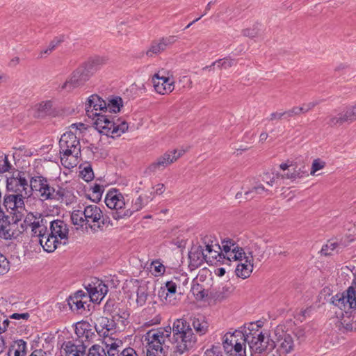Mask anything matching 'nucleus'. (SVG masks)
<instances>
[{
    "mask_svg": "<svg viewBox=\"0 0 356 356\" xmlns=\"http://www.w3.org/2000/svg\"><path fill=\"white\" fill-rule=\"evenodd\" d=\"M84 356H107V355L102 346L95 344L89 348L88 353H85Z\"/></svg>",
    "mask_w": 356,
    "mask_h": 356,
    "instance_id": "45",
    "label": "nucleus"
},
{
    "mask_svg": "<svg viewBox=\"0 0 356 356\" xmlns=\"http://www.w3.org/2000/svg\"><path fill=\"white\" fill-rule=\"evenodd\" d=\"M177 288L180 291V294L184 292L181 291L180 279L174 277L171 280L167 281L163 286H161L158 296L162 301L171 302L172 298L175 295Z\"/></svg>",
    "mask_w": 356,
    "mask_h": 356,
    "instance_id": "18",
    "label": "nucleus"
},
{
    "mask_svg": "<svg viewBox=\"0 0 356 356\" xmlns=\"http://www.w3.org/2000/svg\"><path fill=\"white\" fill-rule=\"evenodd\" d=\"M9 323H10V321L8 320V318L3 313V318L2 317L1 322L0 323V326H1V330H0V334L6 330L7 327H8Z\"/></svg>",
    "mask_w": 356,
    "mask_h": 356,
    "instance_id": "61",
    "label": "nucleus"
},
{
    "mask_svg": "<svg viewBox=\"0 0 356 356\" xmlns=\"http://www.w3.org/2000/svg\"><path fill=\"white\" fill-rule=\"evenodd\" d=\"M206 356H224L220 346L212 345L211 347L206 350L204 353Z\"/></svg>",
    "mask_w": 356,
    "mask_h": 356,
    "instance_id": "52",
    "label": "nucleus"
},
{
    "mask_svg": "<svg viewBox=\"0 0 356 356\" xmlns=\"http://www.w3.org/2000/svg\"><path fill=\"white\" fill-rule=\"evenodd\" d=\"M95 120L94 126L100 134L115 138L128 130L127 122L116 115L103 114Z\"/></svg>",
    "mask_w": 356,
    "mask_h": 356,
    "instance_id": "7",
    "label": "nucleus"
},
{
    "mask_svg": "<svg viewBox=\"0 0 356 356\" xmlns=\"http://www.w3.org/2000/svg\"><path fill=\"white\" fill-rule=\"evenodd\" d=\"M66 300L72 312H80L86 309L85 305L87 304V300L74 298L72 296H70Z\"/></svg>",
    "mask_w": 356,
    "mask_h": 356,
    "instance_id": "36",
    "label": "nucleus"
},
{
    "mask_svg": "<svg viewBox=\"0 0 356 356\" xmlns=\"http://www.w3.org/2000/svg\"><path fill=\"white\" fill-rule=\"evenodd\" d=\"M84 210H74L71 214V220L73 225L83 227L86 225L84 220Z\"/></svg>",
    "mask_w": 356,
    "mask_h": 356,
    "instance_id": "41",
    "label": "nucleus"
},
{
    "mask_svg": "<svg viewBox=\"0 0 356 356\" xmlns=\"http://www.w3.org/2000/svg\"><path fill=\"white\" fill-rule=\"evenodd\" d=\"M332 290L330 287H324L319 294L320 300L323 301V304L329 302L334 304V296L332 295Z\"/></svg>",
    "mask_w": 356,
    "mask_h": 356,
    "instance_id": "43",
    "label": "nucleus"
},
{
    "mask_svg": "<svg viewBox=\"0 0 356 356\" xmlns=\"http://www.w3.org/2000/svg\"><path fill=\"white\" fill-rule=\"evenodd\" d=\"M189 268L194 270L207 262V254L202 245H193L188 252Z\"/></svg>",
    "mask_w": 356,
    "mask_h": 356,
    "instance_id": "23",
    "label": "nucleus"
},
{
    "mask_svg": "<svg viewBox=\"0 0 356 356\" xmlns=\"http://www.w3.org/2000/svg\"><path fill=\"white\" fill-rule=\"evenodd\" d=\"M337 123L343 124L344 122L350 123L356 120V104L346 108V109L338 114L335 118Z\"/></svg>",
    "mask_w": 356,
    "mask_h": 356,
    "instance_id": "30",
    "label": "nucleus"
},
{
    "mask_svg": "<svg viewBox=\"0 0 356 356\" xmlns=\"http://www.w3.org/2000/svg\"><path fill=\"white\" fill-rule=\"evenodd\" d=\"M334 251V242L329 240L327 243L323 245L321 250V255L324 256H331L332 255V252Z\"/></svg>",
    "mask_w": 356,
    "mask_h": 356,
    "instance_id": "53",
    "label": "nucleus"
},
{
    "mask_svg": "<svg viewBox=\"0 0 356 356\" xmlns=\"http://www.w3.org/2000/svg\"><path fill=\"white\" fill-rule=\"evenodd\" d=\"M64 35H60L54 38L50 42L47 48L40 52V57L44 55L50 54L61 42L64 41Z\"/></svg>",
    "mask_w": 356,
    "mask_h": 356,
    "instance_id": "42",
    "label": "nucleus"
},
{
    "mask_svg": "<svg viewBox=\"0 0 356 356\" xmlns=\"http://www.w3.org/2000/svg\"><path fill=\"white\" fill-rule=\"evenodd\" d=\"M236 63L234 59L231 58L230 57H226L222 59H219L213 63V65H216L219 68L228 69L232 66L236 65Z\"/></svg>",
    "mask_w": 356,
    "mask_h": 356,
    "instance_id": "44",
    "label": "nucleus"
},
{
    "mask_svg": "<svg viewBox=\"0 0 356 356\" xmlns=\"http://www.w3.org/2000/svg\"><path fill=\"white\" fill-rule=\"evenodd\" d=\"M302 113V109L300 106H293L292 108L284 111V119L289 120L290 118Z\"/></svg>",
    "mask_w": 356,
    "mask_h": 356,
    "instance_id": "51",
    "label": "nucleus"
},
{
    "mask_svg": "<svg viewBox=\"0 0 356 356\" xmlns=\"http://www.w3.org/2000/svg\"><path fill=\"white\" fill-rule=\"evenodd\" d=\"M191 325L195 330L194 334L197 336L202 337L206 334L209 331V323L203 316L194 317L191 318Z\"/></svg>",
    "mask_w": 356,
    "mask_h": 356,
    "instance_id": "29",
    "label": "nucleus"
},
{
    "mask_svg": "<svg viewBox=\"0 0 356 356\" xmlns=\"http://www.w3.org/2000/svg\"><path fill=\"white\" fill-rule=\"evenodd\" d=\"M261 25L256 23L253 25L252 28H247L243 30V35L250 38H254L258 36L259 31H260Z\"/></svg>",
    "mask_w": 356,
    "mask_h": 356,
    "instance_id": "47",
    "label": "nucleus"
},
{
    "mask_svg": "<svg viewBox=\"0 0 356 356\" xmlns=\"http://www.w3.org/2000/svg\"><path fill=\"white\" fill-rule=\"evenodd\" d=\"M152 265L154 267V272L156 274H162L165 272V266L158 261L152 262Z\"/></svg>",
    "mask_w": 356,
    "mask_h": 356,
    "instance_id": "63",
    "label": "nucleus"
},
{
    "mask_svg": "<svg viewBox=\"0 0 356 356\" xmlns=\"http://www.w3.org/2000/svg\"><path fill=\"white\" fill-rule=\"evenodd\" d=\"M46 224L47 220L44 218L40 220H34L32 223L31 231L33 232V237H36L38 241L47 232L48 229Z\"/></svg>",
    "mask_w": 356,
    "mask_h": 356,
    "instance_id": "32",
    "label": "nucleus"
},
{
    "mask_svg": "<svg viewBox=\"0 0 356 356\" xmlns=\"http://www.w3.org/2000/svg\"><path fill=\"white\" fill-rule=\"evenodd\" d=\"M261 325L257 323L252 322L245 324L238 330L241 333V340L248 343L250 348L253 346L257 338L263 333L259 329Z\"/></svg>",
    "mask_w": 356,
    "mask_h": 356,
    "instance_id": "17",
    "label": "nucleus"
},
{
    "mask_svg": "<svg viewBox=\"0 0 356 356\" xmlns=\"http://www.w3.org/2000/svg\"><path fill=\"white\" fill-rule=\"evenodd\" d=\"M44 250L47 252H53L60 244H63V241L58 240L56 236H52L47 230L38 241Z\"/></svg>",
    "mask_w": 356,
    "mask_h": 356,
    "instance_id": "28",
    "label": "nucleus"
},
{
    "mask_svg": "<svg viewBox=\"0 0 356 356\" xmlns=\"http://www.w3.org/2000/svg\"><path fill=\"white\" fill-rule=\"evenodd\" d=\"M245 344L241 340L233 346H227L225 352L227 356H246Z\"/></svg>",
    "mask_w": 356,
    "mask_h": 356,
    "instance_id": "33",
    "label": "nucleus"
},
{
    "mask_svg": "<svg viewBox=\"0 0 356 356\" xmlns=\"http://www.w3.org/2000/svg\"><path fill=\"white\" fill-rule=\"evenodd\" d=\"M33 219L35 220V216L32 213L28 214L26 216L25 219L24 220V222L21 225L23 231L26 230L28 227H32V223L33 222L32 220Z\"/></svg>",
    "mask_w": 356,
    "mask_h": 356,
    "instance_id": "57",
    "label": "nucleus"
},
{
    "mask_svg": "<svg viewBox=\"0 0 356 356\" xmlns=\"http://www.w3.org/2000/svg\"><path fill=\"white\" fill-rule=\"evenodd\" d=\"M222 250H224L227 259L231 261H240L238 264L235 273L237 277L242 279L249 277L253 270V255L251 251H245L233 239L225 238L222 240Z\"/></svg>",
    "mask_w": 356,
    "mask_h": 356,
    "instance_id": "3",
    "label": "nucleus"
},
{
    "mask_svg": "<svg viewBox=\"0 0 356 356\" xmlns=\"http://www.w3.org/2000/svg\"><path fill=\"white\" fill-rule=\"evenodd\" d=\"M202 245L207 254V263L212 264L215 261H219L222 258H227L222 250L215 238L212 236H206L202 238Z\"/></svg>",
    "mask_w": 356,
    "mask_h": 356,
    "instance_id": "11",
    "label": "nucleus"
},
{
    "mask_svg": "<svg viewBox=\"0 0 356 356\" xmlns=\"http://www.w3.org/2000/svg\"><path fill=\"white\" fill-rule=\"evenodd\" d=\"M123 106L122 99L119 96H115L108 100L106 103L107 111L109 113H118L120 111V108Z\"/></svg>",
    "mask_w": 356,
    "mask_h": 356,
    "instance_id": "40",
    "label": "nucleus"
},
{
    "mask_svg": "<svg viewBox=\"0 0 356 356\" xmlns=\"http://www.w3.org/2000/svg\"><path fill=\"white\" fill-rule=\"evenodd\" d=\"M118 347L119 345L117 343L116 341L113 342L111 344H107V351L106 353L107 356H118V355H120V350H118Z\"/></svg>",
    "mask_w": 356,
    "mask_h": 356,
    "instance_id": "55",
    "label": "nucleus"
},
{
    "mask_svg": "<svg viewBox=\"0 0 356 356\" xmlns=\"http://www.w3.org/2000/svg\"><path fill=\"white\" fill-rule=\"evenodd\" d=\"M148 314H154L153 317H147L144 322V325L150 327L154 325H158L161 323V317L159 314H155L154 307H147L143 311V316H147Z\"/></svg>",
    "mask_w": 356,
    "mask_h": 356,
    "instance_id": "34",
    "label": "nucleus"
},
{
    "mask_svg": "<svg viewBox=\"0 0 356 356\" xmlns=\"http://www.w3.org/2000/svg\"><path fill=\"white\" fill-rule=\"evenodd\" d=\"M118 325L117 323L113 321L112 319H110L108 317L102 318L101 326L108 332L115 330Z\"/></svg>",
    "mask_w": 356,
    "mask_h": 356,
    "instance_id": "50",
    "label": "nucleus"
},
{
    "mask_svg": "<svg viewBox=\"0 0 356 356\" xmlns=\"http://www.w3.org/2000/svg\"><path fill=\"white\" fill-rule=\"evenodd\" d=\"M276 347L275 341L272 339L270 334L266 332H263L254 341L250 349L255 353L262 354L272 351Z\"/></svg>",
    "mask_w": 356,
    "mask_h": 356,
    "instance_id": "21",
    "label": "nucleus"
},
{
    "mask_svg": "<svg viewBox=\"0 0 356 356\" xmlns=\"http://www.w3.org/2000/svg\"><path fill=\"white\" fill-rule=\"evenodd\" d=\"M303 177V175L300 172H293L292 173H286L282 175L283 179H295L296 178Z\"/></svg>",
    "mask_w": 356,
    "mask_h": 356,
    "instance_id": "64",
    "label": "nucleus"
},
{
    "mask_svg": "<svg viewBox=\"0 0 356 356\" xmlns=\"http://www.w3.org/2000/svg\"><path fill=\"white\" fill-rule=\"evenodd\" d=\"M85 111L88 118L95 120L103 115L102 113H107L106 102L99 95L93 94L87 99Z\"/></svg>",
    "mask_w": 356,
    "mask_h": 356,
    "instance_id": "13",
    "label": "nucleus"
},
{
    "mask_svg": "<svg viewBox=\"0 0 356 356\" xmlns=\"http://www.w3.org/2000/svg\"><path fill=\"white\" fill-rule=\"evenodd\" d=\"M31 193L36 191L42 200H54L63 201L66 195V190L59 185L54 184L52 181L40 175L35 176L30 179Z\"/></svg>",
    "mask_w": 356,
    "mask_h": 356,
    "instance_id": "6",
    "label": "nucleus"
},
{
    "mask_svg": "<svg viewBox=\"0 0 356 356\" xmlns=\"http://www.w3.org/2000/svg\"><path fill=\"white\" fill-rule=\"evenodd\" d=\"M265 188L263 185L260 184L257 186H254L252 190L246 191L245 193V199H249V195L252 193L255 192L256 193H261L263 191H264Z\"/></svg>",
    "mask_w": 356,
    "mask_h": 356,
    "instance_id": "59",
    "label": "nucleus"
},
{
    "mask_svg": "<svg viewBox=\"0 0 356 356\" xmlns=\"http://www.w3.org/2000/svg\"><path fill=\"white\" fill-rule=\"evenodd\" d=\"M324 166L325 162L319 159H314L311 167L310 174L314 175L317 171L323 169Z\"/></svg>",
    "mask_w": 356,
    "mask_h": 356,
    "instance_id": "56",
    "label": "nucleus"
},
{
    "mask_svg": "<svg viewBox=\"0 0 356 356\" xmlns=\"http://www.w3.org/2000/svg\"><path fill=\"white\" fill-rule=\"evenodd\" d=\"M275 343L280 355H287L294 350L295 344L292 336L284 332L282 328L275 330Z\"/></svg>",
    "mask_w": 356,
    "mask_h": 356,
    "instance_id": "14",
    "label": "nucleus"
},
{
    "mask_svg": "<svg viewBox=\"0 0 356 356\" xmlns=\"http://www.w3.org/2000/svg\"><path fill=\"white\" fill-rule=\"evenodd\" d=\"M120 305H121V303L118 302L115 299H108L104 306V313L108 315L112 312H115V309H116Z\"/></svg>",
    "mask_w": 356,
    "mask_h": 356,
    "instance_id": "48",
    "label": "nucleus"
},
{
    "mask_svg": "<svg viewBox=\"0 0 356 356\" xmlns=\"http://www.w3.org/2000/svg\"><path fill=\"white\" fill-rule=\"evenodd\" d=\"M49 233L56 236L58 240L63 241V245H65L68 241L69 229L67 223L62 220H54L50 222Z\"/></svg>",
    "mask_w": 356,
    "mask_h": 356,
    "instance_id": "22",
    "label": "nucleus"
},
{
    "mask_svg": "<svg viewBox=\"0 0 356 356\" xmlns=\"http://www.w3.org/2000/svg\"><path fill=\"white\" fill-rule=\"evenodd\" d=\"M240 334L241 333L238 330H236L232 333H226L222 338V345L224 350H226L227 346H233L234 343H238L239 341H241Z\"/></svg>",
    "mask_w": 356,
    "mask_h": 356,
    "instance_id": "35",
    "label": "nucleus"
},
{
    "mask_svg": "<svg viewBox=\"0 0 356 356\" xmlns=\"http://www.w3.org/2000/svg\"><path fill=\"white\" fill-rule=\"evenodd\" d=\"M104 202L108 208L113 210L111 215L116 220L128 218L146 206L142 195H140L137 198L132 200L131 207L126 209L125 198L117 189H111L108 191Z\"/></svg>",
    "mask_w": 356,
    "mask_h": 356,
    "instance_id": "2",
    "label": "nucleus"
},
{
    "mask_svg": "<svg viewBox=\"0 0 356 356\" xmlns=\"http://www.w3.org/2000/svg\"><path fill=\"white\" fill-rule=\"evenodd\" d=\"M184 153V151L183 150L179 152L177 149L168 151L158 157L154 162L152 163L147 168V171L150 173H154L157 171L163 170L167 166L176 161Z\"/></svg>",
    "mask_w": 356,
    "mask_h": 356,
    "instance_id": "12",
    "label": "nucleus"
},
{
    "mask_svg": "<svg viewBox=\"0 0 356 356\" xmlns=\"http://www.w3.org/2000/svg\"><path fill=\"white\" fill-rule=\"evenodd\" d=\"M26 342L23 339H18L13 341L9 348L8 356H25L26 354Z\"/></svg>",
    "mask_w": 356,
    "mask_h": 356,
    "instance_id": "31",
    "label": "nucleus"
},
{
    "mask_svg": "<svg viewBox=\"0 0 356 356\" xmlns=\"http://www.w3.org/2000/svg\"><path fill=\"white\" fill-rule=\"evenodd\" d=\"M59 154L63 165L72 168L76 165L77 159L81 156V145L75 134L67 131L59 140Z\"/></svg>",
    "mask_w": 356,
    "mask_h": 356,
    "instance_id": "5",
    "label": "nucleus"
},
{
    "mask_svg": "<svg viewBox=\"0 0 356 356\" xmlns=\"http://www.w3.org/2000/svg\"><path fill=\"white\" fill-rule=\"evenodd\" d=\"M188 331H193L191 323L186 318H177L174 321L172 327H171V335L168 340L171 342L179 339L182 335L186 334Z\"/></svg>",
    "mask_w": 356,
    "mask_h": 356,
    "instance_id": "25",
    "label": "nucleus"
},
{
    "mask_svg": "<svg viewBox=\"0 0 356 356\" xmlns=\"http://www.w3.org/2000/svg\"><path fill=\"white\" fill-rule=\"evenodd\" d=\"M118 312L117 313L116 320H113L117 323L118 325H121L123 327H125L129 322V318L130 316V313L125 306L122 305L120 309H118Z\"/></svg>",
    "mask_w": 356,
    "mask_h": 356,
    "instance_id": "38",
    "label": "nucleus"
},
{
    "mask_svg": "<svg viewBox=\"0 0 356 356\" xmlns=\"http://www.w3.org/2000/svg\"><path fill=\"white\" fill-rule=\"evenodd\" d=\"M82 179L88 182L94 179V172L90 165H88L81 170L80 172Z\"/></svg>",
    "mask_w": 356,
    "mask_h": 356,
    "instance_id": "49",
    "label": "nucleus"
},
{
    "mask_svg": "<svg viewBox=\"0 0 356 356\" xmlns=\"http://www.w3.org/2000/svg\"><path fill=\"white\" fill-rule=\"evenodd\" d=\"M91 190L92 192V198L90 197V199L93 202L99 201L104 191L103 186L98 184H95L94 186L91 187Z\"/></svg>",
    "mask_w": 356,
    "mask_h": 356,
    "instance_id": "46",
    "label": "nucleus"
},
{
    "mask_svg": "<svg viewBox=\"0 0 356 356\" xmlns=\"http://www.w3.org/2000/svg\"><path fill=\"white\" fill-rule=\"evenodd\" d=\"M86 227L93 232L103 231L109 226H113L110 217L104 214L102 210L95 204L86 206L83 209Z\"/></svg>",
    "mask_w": 356,
    "mask_h": 356,
    "instance_id": "8",
    "label": "nucleus"
},
{
    "mask_svg": "<svg viewBox=\"0 0 356 356\" xmlns=\"http://www.w3.org/2000/svg\"><path fill=\"white\" fill-rule=\"evenodd\" d=\"M88 344L80 343V341H68L62 345L65 356H84Z\"/></svg>",
    "mask_w": 356,
    "mask_h": 356,
    "instance_id": "27",
    "label": "nucleus"
},
{
    "mask_svg": "<svg viewBox=\"0 0 356 356\" xmlns=\"http://www.w3.org/2000/svg\"><path fill=\"white\" fill-rule=\"evenodd\" d=\"M52 103L51 101L42 102L36 106L35 115L43 118L51 113Z\"/></svg>",
    "mask_w": 356,
    "mask_h": 356,
    "instance_id": "39",
    "label": "nucleus"
},
{
    "mask_svg": "<svg viewBox=\"0 0 356 356\" xmlns=\"http://www.w3.org/2000/svg\"><path fill=\"white\" fill-rule=\"evenodd\" d=\"M75 334L77 337V339L75 340L80 341V343L88 344V346L96 337V334L91 328V325L86 322H78L76 324Z\"/></svg>",
    "mask_w": 356,
    "mask_h": 356,
    "instance_id": "20",
    "label": "nucleus"
},
{
    "mask_svg": "<svg viewBox=\"0 0 356 356\" xmlns=\"http://www.w3.org/2000/svg\"><path fill=\"white\" fill-rule=\"evenodd\" d=\"M10 263L6 257L0 253V275L6 273L10 268Z\"/></svg>",
    "mask_w": 356,
    "mask_h": 356,
    "instance_id": "54",
    "label": "nucleus"
},
{
    "mask_svg": "<svg viewBox=\"0 0 356 356\" xmlns=\"http://www.w3.org/2000/svg\"><path fill=\"white\" fill-rule=\"evenodd\" d=\"M152 82L156 92L161 95H165L173 91L174 81L169 77L164 76L160 71L154 74Z\"/></svg>",
    "mask_w": 356,
    "mask_h": 356,
    "instance_id": "19",
    "label": "nucleus"
},
{
    "mask_svg": "<svg viewBox=\"0 0 356 356\" xmlns=\"http://www.w3.org/2000/svg\"><path fill=\"white\" fill-rule=\"evenodd\" d=\"M85 289L89 293L90 301L99 303L108 291V287L104 282L97 278L85 286Z\"/></svg>",
    "mask_w": 356,
    "mask_h": 356,
    "instance_id": "15",
    "label": "nucleus"
},
{
    "mask_svg": "<svg viewBox=\"0 0 356 356\" xmlns=\"http://www.w3.org/2000/svg\"><path fill=\"white\" fill-rule=\"evenodd\" d=\"M104 57L95 56L90 58L72 72L70 77L61 86V89L71 90L82 86L90 77L106 64Z\"/></svg>",
    "mask_w": 356,
    "mask_h": 356,
    "instance_id": "4",
    "label": "nucleus"
},
{
    "mask_svg": "<svg viewBox=\"0 0 356 356\" xmlns=\"http://www.w3.org/2000/svg\"><path fill=\"white\" fill-rule=\"evenodd\" d=\"M177 40V36L170 35L168 37L162 38L158 40L152 42L149 49L146 51V55L152 57L165 50L167 47L172 44Z\"/></svg>",
    "mask_w": 356,
    "mask_h": 356,
    "instance_id": "24",
    "label": "nucleus"
},
{
    "mask_svg": "<svg viewBox=\"0 0 356 356\" xmlns=\"http://www.w3.org/2000/svg\"><path fill=\"white\" fill-rule=\"evenodd\" d=\"M356 309V280L343 292L335 295V327L343 333L353 330Z\"/></svg>",
    "mask_w": 356,
    "mask_h": 356,
    "instance_id": "1",
    "label": "nucleus"
},
{
    "mask_svg": "<svg viewBox=\"0 0 356 356\" xmlns=\"http://www.w3.org/2000/svg\"><path fill=\"white\" fill-rule=\"evenodd\" d=\"M191 291L197 300H202L208 296L203 286L197 282L196 278L193 280Z\"/></svg>",
    "mask_w": 356,
    "mask_h": 356,
    "instance_id": "37",
    "label": "nucleus"
},
{
    "mask_svg": "<svg viewBox=\"0 0 356 356\" xmlns=\"http://www.w3.org/2000/svg\"><path fill=\"white\" fill-rule=\"evenodd\" d=\"M197 342V338L193 331H188L186 334L182 335L179 339L173 341L172 343L174 346L175 353L182 355L195 348Z\"/></svg>",
    "mask_w": 356,
    "mask_h": 356,
    "instance_id": "16",
    "label": "nucleus"
},
{
    "mask_svg": "<svg viewBox=\"0 0 356 356\" xmlns=\"http://www.w3.org/2000/svg\"><path fill=\"white\" fill-rule=\"evenodd\" d=\"M72 296H74V298H79V300H87V302H90L89 293L88 292L86 293L82 290H79V291H76Z\"/></svg>",
    "mask_w": 356,
    "mask_h": 356,
    "instance_id": "58",
    "label": "nucleus"
},
{
    "mask_svg": "<svg viewBox=\"0 0 356 356\" xmlns=\"http://www.w3.org/2000/svg\"><path fill=\"white\" fill-rule=\"evenodd\" d=\"M6 196H16L24 202V198L31 195L30 184H28L24 177V172L18 171L16 175L6 178Z\"/></svg>",
    "mask_w": 356,
    "mask_h": 356,
    "instance_id": "9",
    "label": "nucleus"
},
{
    "mask_svg": "<svg viewBox=\"0 0 356 356\" xmlns=\"http://www.w3.org/2000/svg\"><path fill=\"white\" fill-rule=\"evenodd\" d=\"M171 336V327H161L156 330H149L145 337L148 341L146 348L148 352L154 353H162L163 345Z\"/></svg>",
    "mask_w": 356,
    "mask_h": 356,
    "instance_id": "10",
    "label": "nucleus"
},
{
    "mask_svg": "<svg viewBox=\"0 0 356 356\" xmlns=\"http://www.w3.org/2000/svg\"><path fill=\"white\" fill-rule=\"evenodd\" d=\"M134 284L137 287L136 302L138 307H143L150 296V283L142 280H135Z\"/></svg>",
    "mask_w": 356,
    "mask_h": 356,
    "instance_id": "26",
    "label": "nucleus"
},
{
    "mask_svg": "<svg viewBox=\"0 0 356 356\" xmlns=\"http://www.w3.org/2000/svg\"><path fill=\"white\" fill-rule=\"evenodd\" d=\"M118 356H138V354L136 353V351L131 348V347H129V348H124V350H122L120 355H118Z\"/></svg>",
    "mask_w": 356,
    "mask_h": 356,
    "instance_id": "60",
    "label": "nucleus"
},
{
    "mask_svg": "<svg viewBox=\"0 0 356 356\" xmlns=\"http://www.w3.org/2000/svg\"><path fill=\"white\" fill-rule=\"evenodd\" d=\"M317 104V102H311L307 104H304L302 106H300V108L302 109V113H305L312 110Z\"/></svg>",
    "mask_w": 356,
    "mask_h": 356,
    "instance_id": "62",
    "label": "nucleus"
}]
</instances>
